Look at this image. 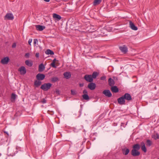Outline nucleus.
I'll return each mask as SVG.
<instances>
[{"instance_id":"1","label":"nucleus","mask_w":159,"mask_h":159,"mask_svg":"<svg viewBox=\"0 0 159 159\" xmlns=\"http://www.w3.org/2000/svg\"><path fill=\"white\" fill-rule=\"evenodd\" d=\"M52 85L51 83H45L42 85L41 89L44 91H47L50 88Z\"/></svg>"},{"instance_id":"2","label":"nucleus","mask_w":159,"mask_h":159,"mask_svg":"<svg viewBox=\"0 0 159 159\" xmlns=\"http://www.w3.org/2000/svg\"><path fill=\"white\" fill-rule=\"evenodd\" d=\"M84 78L87 82L90 83L93 82V81L91 75H84Z\"/></svg>"},{"instance_id":"3","label":"nucleus","mask_w":159,"mask_h":159,"mask_svg":"<svg viewBox=\"0 0 159 159\" xmlns=\"http://www.w3.org/2000/svg\"><path fill=\"white\" fill-rule=\"evenodd\" d=\"M103 94L105 95L109 98H110L112 96V94L109 90H105L102 92Z\"/></svg>"},{"instance_id":"4","label":"nucleus","mask_w":159,"mask_h":159,"mask_svg":"<svg viewBox=\"0 0 159 159\" xmlns=\"http://www.w3.org/2000/svg\"><path fill=\"white\" fill-rule=\"evenodd\" d=\"M21 75H24L25 74L26 72V70L25 67L24 66H22L20 67L18 70Z\"/></svg>"},{"instance_id":"5","label":"nucleus","mask_w":159,"mask_h":159,"mask_svg":"<svg viewBox=\"0 0 159 159\" xmlns=\"http://www.w3.org/2000/svg\"><path fill=\"white\" fill-rule=\"evenodd\" d=\"M96 87V84L92 82L89 83L88 85V87L91 90H94L95 89Z\"/></svg>"},{"instance_id":"6","label":"nucleus","mask_w":159,"mask_h":159,"mask_svg":"<svg viewBox=\"0 0 159 159\" xmlns=\"http://www.w3.org/2000/svg\"><path fill=\"white\" fill-rule=\"evenodd\" d=\"M117 101L118 103L120 105H124L125 104V100L123 96L121 97L118 98L117 99Z\"/></svg>"},{"instance_id":"7","label":"nucleus","mask_w":159,"mask_h":159,"mask_svg":"<svg viewBox=\"0 0 159 159\" xmlns=\"http://www.w3.org/2000/svg\"><path fill=\"white\" fill-rule=\"evenodd\" d=\"M45 76V75L43 74L39 73L37 75L36 77L38 80H43L44 79Z\"/></svg>"},{"instance_id":"8","label":"nucleus","mask_w":159,"mask_h":159,"mask_svg":"<svg viewBox=\"0 0 159 159\" xmlns=\"http://www.w3.org/2000/svg\"><path fill=\"white\" fill-rule=\"evenodd\" d=\"M131 154L132 156L135 157L139 156L140 153L138 150L132 149L131 152Z\"/></svg>"},{"instance_id":"9","label":"nucleus","mask_w":159,"mask_h":159,"mask_svg":"<svg viewBox=\"0 0 159 159\" xmlns=\"http://www.w3.org/2000/svg\"><path fill=\"white\" fill-rule=\"evenodd\" d=\"M123 96L125 100V99L127 101H130L132 100L130 95L128 93H125Z\"/></svg>"},{"instance_id":"10","label":"nucleus","mask_w":159,"mask_h":159,"mask_svg":"<svg viewBox=\"0 0 159 159\" xmlns=\"http://www.w3.org/2000/svg\"><path fill=\"white\" fill-rule=\"evenodd\" d=\"M9 60V57H6L2 59L1 62L3 64H7L8 63Z\"/></svg>"},{"instance_id":"11","label":"nucleus","mask_w":159,"mask_h":159,"mask_svg":"<svg viewBox=\"0 0 159 159\" xmlns=\"http://www.w3.org/2000/svg\"><path fill=\"white\" fill-rule=\"evenodd\" d=\"M119 49L121 51L124 53H126L128 51V49L127 47L125 45H123L121 47H119Z\"/></svg>"},{"instance_id":"12","label":"nucleus","mask_w":159,"mask_h":159,"mask_svg":"<svg viewBox=\"0 0 159 159\" xmlns=\"http://www.w3.org/2000/svg\"><path fill=\"white\" fill-rule=\"evenodd\" d=\"M129 25L130 27L133 30H136L138 29L137 27L131 21H129Z\"/></svg>"},{"instance_id":"13","label":"nucleus","mask_w":159,"mask_h":159,"mask_svg":"<svg viewBox=\"0 0 159 159\" xmlns=\"http://www.w3.org/2000/svg\"><path fill=\"white\" fill-rule=\"evenodd\" d=\"M6 18L9 20H13L14 19V16L11 13H7L5 16V18Z\"/></svg>"},{"instance_id":"14","label":"nucleus","mask_w":159,"mask_h":159,"mask_svg":"<svg viewBox=\"0 0 159 159\" xmlns=\"http://www.w3.org/2000/svg\"><path fill=\"white\" fill-rule=\"evenodd\" d=\"M122 150L123 154L125 155H128L129 151V149L125 147L122 148Z\"/></svg>"},{"instance_id":"15","label":"nucleus","mask_w":159,"mask_h":159,"mask_svg":"<svg viewBox=\"0 0 159 159\" xmlns=\"http://www.w3.org/2000/svg\"><path fill=\"white\" fill-rule=\"evenodd\" d=\"M111 91L114 93H117L119 91L118 89L116 86H111Z\"/></svg>"},{"instance_id":"16","label":"nucleus","mask_w":159,"mask_h":159,"mask_svg":"<svg viewBox=\"0 0 159 159\" xmlns=\"http://www.w3.org/2000/svg\"><path fill=\"white\" fill-rule=\"evenodd\" d=\"M53 17L54 18L56 19L57 20H59L61 19V17L60 15L55 13L53 14Z\"/></svg>"},{"instance_id":"17","label":"nucleus","mask_w":159,"mask_h":159,"mask_svg":"<svg viewBox=\"0 0 159 159\" xmlns=\"http://www.w3.org/2000/svg\"><path fill=\"white\" fill-rule=\"evenodd\" d=\"M108 82L110 86H112L114 85V81L111 78L109 79Z\"/></svg>"},{"instance_id":"18","label":"nucleus","mask_w":159,"mask_h":159,"mask_svg":"<svg viewBox=\"0 0 159 159\" xmlns=\"http://www.w3.org/2000/svg\"><path fill=\"white\" fill-rule=\"evenodd\" d=\"M36 29L37 30L39 31H42L45 28V27L43 26L40 25H37L36 26Z\"/></svg>"},{"instance_id":"19","label":"nucleus","mask_w":159,"mask_h":159,"mask_svg":"<svg viewBox=\"0 0 159 159\" xmlns=\"http://www.w3.org/2000/svg\"><path fill=\"white\" fill-rule=\"evenodd\" d=\"M65 78L66 79H68L71 77V74L69 72H65L64 73Z\"/></svg>"},{"instance_id":"20","label":"nucleus","mask_w":159,"mask_h":159,"mask_svg":"<svg viewBox=\"0 0 159 159\" xmlns=\"http://www.w3.org/2000/svg\"><path fill=\"white\" fill-rule=\"evenodd\" d=\"M25 64L26 65L30 67L33 64V62L32 61L29 60L25 61Z\"/></svg>"},{"instance_id":"21","label":"nucleus","mask_w":159,"mask_h":159,"mask_svg":"<svg viewBox=\"0 0 159 159\" xmlns=\"http://www.w3.org/2000/svg\"><path fill=\"white\" fill-rule=\"evenodd\" d=\"M45 68L43 64H40L39 66V72H42Z\"/></svg>"},{"instance_id":"22","label":"nucleus","mask_w":159,"mask_h":159,"mask_svg":"<svg viewBox=\"0 0 159 159\" xmlns=\"http://www.w3.org/2000/svg\"><path fill=\"white\" fill-rule=\"evenodd\" d=\"M141 149L144 152H146V149L145 147V144L143 142H142L141 143Z\"/></svg>"},{"instance_id":"23","label":"nucleus","mask_w":159,"mask_h":159,"mask_svg":"<svg viewBox=\"0 0 159 159\" xmlns=\"http://www.w3.org/2000/svg\"><path fill=\"white\" fill-rule=\"evenodd\" d=\"M102 0H94L93 2V5L96 6L99 4L101 2Z\"/></svg>"},{"instance_id":"24","label":"nucleus","mask_w":159,"mask_h":159,"mask_svg":"<svg viewBox=\"0 0 159 159\" xmlns=\"http://www.w3.org/2000/svg\"><path fill=\"white\" fill-rule=\"evenodd\" d=\"M133 149L139 150L140 148V146L139 144H136L134 145L133 147Z\"/></svg>"},{"instance_id":"25","label":"nucleus","mask_w":159,"mask_h":159,"mask_svg":"<svg viewBox=\"0 0 159 159\" xmlns=\"http://www.w3.org/2000/svg\"><path fill=\"white\" fill-rule=\"evenodd\" d=\"M45 53L48 55H53L54 54L53 52L50 49H47L45 52Z\"/></svg>"},{"instance_id":"26","label":"nucleus","mask_w":159,"mask_h":159,"mask_svg":"<svg viewBox=\"0 0 159 159\" xmlns=\"http://www.w3.org/2000/svg\"><path fill=\"white\" fill-rule=\"evenodd\" d=\"M99 73L97 72H94L92 75L93 79H95L98 76Z\"/></svg>"},{"instance_id":"27","label":"nucleus","mask_w":159,"mask_h":159,"mask_svg":"<svg viewBox=\"0 0 159 159\" xmlns=\"http://www.w3.org/2000/svg\"><path fill=\"white\" fill-rule=\"evenodd\" d=\"M41 84V82L40 81L36 80L34 83V85L36 87H38L40 86Z\"/></svg>"},{"instance_id":"28","label":"nucleus","mask_w":159,"mask_h":159,"mask_svg":"<svg viewBox=\"0 0 159 159\" xmlns=\"http://www.w3.org/2000/svg\"><path fill=\"white\" fill-rule=\"evenodd\" d=\"M59 80L58 78L57 77H53L51 78V81L53 83H55Z\"/></svg>"},{"instance_id":"29","label":"nucleus","mask_w":159,"mask_h":159,"mask_svg":"<svg viewBox=\"0 0 159 159\" xmlns=\"http://www.w3.org/2000/svg\"><path fill=\"white\" fill-rule=\"evenodd\" d=\"M152 137L155 139H159V135L157 134H154L152 135Z\"/></svg>"},{"instance_id":"30","label":"nucleus","mask_w":159,"mask_h":159,"mask_svg":"<svg viewBox=\"0 0 159 159\" xmlns=\"http://www.w3.org/2000/svg\"><path fill=\"white\" fill-rule=\"evenodd\" d=\"M83 98L86 100H88L89 98V96L87 94H84L82 95Z\"/></svg>"},{"instance_id":"31","label":"nucleus","mask_w":159,"mask_h":159,"mask_svg":"<svg viewBox=\"0 0 159 159\" xmlns=\"http://www.w3.org/2000/svg\"><path fill=\"white\" fill-rule=\"evenodd\" d=\"M71 94L72 95H76L77 94V92L75 90H71Z\"/></svg>"},{"instance_id":"32","label":"nucleus","mask_w":159,"mask_h":159,"mask_svg":"<svg viewBox=\"0 0 159 159\" xmlns=\"http://www.w3.org/2000/svg\"><path fill=\"white\" fill-rule=\"evenodd\" d=\"M16 98V95L14 93H12L11 95V98L15 100Z\"/></svg>"},{"instance_id":"33","label":"nucleus","mask_w":159,"mask_h":159,"mask_svg":"<svg viewBox=\"0 0 159 159\" xmlns=\"http://www.w3.org/2000/svg\"><path fill=\"white\" fill-rule=\"evenodd\" d=\"M106 79V77L105 76H102L101 77L100 79L102 80H105Z\"/></svg>"},{"instance_id":"34","label":"nucleus","mask_w":159,"mask_h":159,"mask_svg":"<svg viewBox=\"0 0 159 159\" xmlns=\"http://www.w3.org/2000/svg\"><path fill=\"white\" fill-rule=\"evenodd\" d=\"M30 54L29 53H27L25 54V57L27 58H28L29 57Z\"/></svg>"},{"instance_id":"35","label":"nucleus","mask_w":159,"mask_h":159,"mask_svg":"<svg viewBox=\"0 0 159 159\" xmlns=\"http://www.w3.org/2000/svg\"><path fill=\"white\" fill-rule=\"evenodd\" d=\"M51 66L53 67L56 68V66L55 65V63L52 62L51 64Z\"/></svg>"},{"instance_id":"36","label":"nucleus","mask_w":159,"mask_h":159,"mask_svg":"<svg viewBox=\"0 0 159 159\" xmlns=\"http://www.w3.org/2000/svg\"><path fill=\"white\" fill-rule=\"evenodd\" d=\"M38 42V40L37 39H34V44L35 45L36 44V43Z\"/></svg>"},{"instance_id":"37","label":"nucleus","mask_w":159,"mask_h":159,"mask_svg":"<svg viewBox=\"0 0 159 159\" xmlns=\"http://www.w3.org/2000/svg\"><path fill=\"white\" fill-rule=\"evenodd\" d=\"M46 102V101L44 99H43L41 101V102L43 103H45Z\"/></svg>"},{"instance_id":"38","label":"nucleus","mask_w":159,"mask_h":159,"mask_svg":"<svg viewBox=\"0 0 159 159\" xmlns=\"http://www.w3.org/2000/svg\"><path fill=\"white\" fill-rule=\"evenodd\" d=\"M16 44L15 43H14L12 46V48H15L16 47Z\"/></svg>"},{"instance_id":"39","label":"nucleus","mask_w":159,"mask_h":159,"mask_svg":"<svg viewBox=\"0 0 159 159\" xmlns=\"http://www.w3.org/2000/svg\"><path fill=\"white\" fill-rule=\"evenodd\" d=\"M87 91L86 89H84L83 91V93L84 94H87Z\"/></svg>"},{"instance_id":"40","label":"nucleus","mask_w":159,"mask_h":159,"mask_svg":"<svg viewBox=\"0 0 159 159\" xmlns=\"http://www.w3.org/2000/svg\"><path fill=\"white\" fill-rule=\"evenodd\" d=\"M32 41V39H30L28 41V43L30 45H31V43Z\"/></svg>"},{"instance_id":"41","label":"nucleus","mask_w":159,"mask_h":159,"mask_svg":"<svg viewBox=\"0 0 159 159\" xmlns=\"http://www.w3.org/2000/svg\"><path fill=\"white\" fill-rule=\"evenodd\" d=\"M56 93L57 94H59V91L58 89H56Z\"/></svg>"},{"instance_id":"42","label":"nucleus","mask_w":159,"mask_h":159,"mask_svg":"<svg viewBox=\"0 0 159 159\" xmlns=\"http://www.w3.org/2000/svg\"><path fill=\"white\" fill-rule=\"evenodd\" d=\"M39 53H37L36 54V57H39Z\"/></svg>"},{"instance_id":"43","label":"nucleus","mask_w":159,"mask_h":159,"mask_svg":"<svg viewBox=\"0 0 159 159\" xmlns=\"http://www.w3.org/2000/svg\"><path fill=\"white\" fill-rule=\"evenodd\" d=\"M56 58H55L53 59V60L52 61V62H53L54 63H56Z\"/></svg>"},{"instance_id":"44","label":"nucleus","mask_w":159,"mask_h":159,"mask_svg":"<svg viewBox=\"0 0 159 159\" xmlns=\"http://www.w3.org/2000/svg\"><path fill=\"white\" fill-rule=\"evenodd\" d=\"M84 86V84H80V87H83Z\"/></svg>"},{"instance_id":"45","label":"nucleus","mask_w":159,"mask_h":159,"mask_svg":"<svg viewBox=\"0 0 159 159\" xmlns=\"http://www.w3.org/2000/svg\"><path fill=\"white\" fill-rule=\"evenodd\" d=\"M4 133H5V134H7V135H8V136L9 135V134H8V133H7V132L5 131H4Z\"/></svg>"},{"instance_id":"46","label":"nucleus","mask_w":159,"mask_h":159,"mask_svg":"<svg viewBox=\"0 0 159 159\" xmlns=\"http://www.w3.org/2000/svg\"><path fill=\"white\" fill-rule=\"evenodd\" d=\"M46 2H49L50 1V0H44Z\"/></svg>"},{"instance_id":"47","label":"nucleus","mask_w":159,"mask_h":159,"mask_svg":"<svg viewBox=\"0 0 159 159\" xmlns=\"http://www.w3.org/2000/svg\"><path fill=\"white\" fill-rule=\"evenodd\" d=\"M147 142L148 144L149 143V140H148Z\"/></svg>"},{"instance_id":"48","label":"nucleus","mask_w":159,"mask_h":159,"mask_svg":"<svg viewBox=\"0 0 159 159\" xmlns=\"http://www.w3.org/2000/svg\"><path fill=\"white\" fill-rule=\"evenodd\" d=\"M149 144H150V145L151 144V141H150V143H149Z\"/></svg>"},{"instance_id":"49","label":"nucleus","mask_w":159,"mask_h":159,"mask_svg":"<svg viewBox=\"0 0 159 159\" xmlns=\"http://www.w3.org/2000/svg\"><path fill=\"white\" fill-rule=\"evenodd\" d=\"M82 32H84L85 31H82Z\"/></svg>"},{"instance_id":"50","label":"nucleus","mask_w":159,"mask_h":159,"mask_svg":"<svg viewBox=\"0 0 159 159\" xmlns=\"http://www.w3.org/2000/svg\"><path fill=\"white\" fill-rule=\"evenodd\" d=\"M158 159H159V158H158Z\"/></svg>"}]
</instances>
